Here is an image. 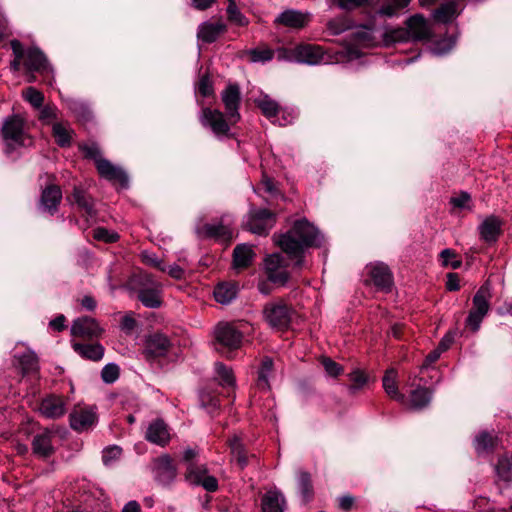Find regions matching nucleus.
I'll return each mask as SVG.
<instances>
[{"instance_id":"52","label":"nucleus","mask_w":512,"mask_h":512,"mask_svg":"<svg viewBox=\"0 0 512 512\" xmlns=\"http://www.w3.org/2000/svg\"><path fill=\"white\" fill-rule=\"evenodd\" d=\"M79 148L83 152L85 158L92 159L95 165L99 159H104L99 146L95 143L82 144Z\"/></svg>"},{"instance_id":"57","label":"nucleus","mask_w":512,"mask_h":512,"mask_svg":"<svg viewBox=\"0 0 512 512\" xmlns=\"http://www.w3.org/2000/svg\"><path fill=\"white\" fill-rule=\"evenodd\" d=\"M440 257L444 266H450L453 269H458L462 264L461 260L456 259V254L451 249H444Z\"/></svg>"},{"instance_id":"54","label":"nucleus","mask_w":512,"mask_h":512,"mask_svg":"<svg viewBox=\"0 0 512 512\" xmlns=\"http://www.w3.org/2000/svg\"><path fill=\"white\" fill-rule=\"evenodd\" d=\"M197 91L203 97H209L214 94L213 83L208 74L200 77L197 84Z\"/></svg>"},{"instance_id":"26","label":"nucleus","mask_w":512,"mask_h":512,"mask_svg":"<svg viewBox=\"0 0 512 512\" xmlns=\"http://www.w3.org/2000/svg\"><path fill=\"white\" fill-rule=\"evenodd\" d=\"M28 72H44L48 68L45 55L38 48H30L24 51V62Z\"/></svg>"},{"instance_id":"62","label":"nucleus","mask_w":512,"mask_h":512,"mask_svg":"<svg viewBox=\"0 0 512 512\" xmlns=\"http://www.w3.org/2000/svg\"><path fill=\"white\" fill-rule=\"evenodd\" d=\"M348 28L349 25H347L343 20H331L328 22V29L333 35H338L346 31Z\"/></svg>"},{"instance_id":"32","label":"nucleus","mask_w":512,"mask_h":512,"mask_svg":"<svg viewBox=\"0 0 512 512\" xmlns=\"http://www.w3.org/2000/svg\"><path fill=\"white\" fill-rule=\"evenodd\" d=\"M382 382L385 392L391 399L400 403L405 401V395L398 390L397 371L395 369H388L383 376Z\"/></svg>"},{"instance_id":"61","label":"nucleus","mask_w":512,"mask_h":512,"mask_svg":"<svg viewBox=\"0 0 512 512\" xmlns=\"http://www.w3.org/2000/svg\"><path fill=\"white\" fill-rule=\"evenodd\" d=\"M58 109L54 105H46L40 110L39 119L44 122H49L57 118Z\"/></svg>"},{"instance_id":"1","label":"nucleus","mask_w":512,"mask_h":512,"mask_svg":"<svg viewBox=\"0 0 512 512\" xmlns=\"http://www.w3.org/2000/svg\"><path fill=\"white\" fill-rule=\"evenodd\" d=\"M279 57L307 65H321L357 59L360 52L353 46H345L339 51L332 52L317 44L301 43L281 51Z\"/></svg>"},{"instance_id":"41","label":"nucleus","mask_w":512,"mask_h":512,"mask_svg":"<svg viewBox=\"0 0 512 512\" xmlns=\"http://www.w3.org/2000/svg\"><path fill=\"white\" fill-rule=\"evenodd\" d=\"M273 374V360L270 357L262 359L260 368L258 370L257 386L262 390L270 389V377Z\"/></svg>"},{"instance_id":"33","label":"nucleus","mask_w":512,"mask_h":512,"mask_svg":"<svg viewBox=\"0 0 512 512\" xmlns=\"http://www.w3.org/2000/svg\"><path fill=\"white\" fill-rule=\"evenodd\" d=\"M261 505L263 512H283L285 499L279 491L270 490L263 496Z\"/></svg>"},{"instance_id":"42","label":"nucleus","mask_w":512,"mask_h":512,"mask_svg":"<svg viewBox=\"0 0 512 512\" xmlns=\"http://www.w3.org/2000/svg\"><path fill=\"white\" fill-rule=\"evenodd\" d=\"M432 398V391L426 387H417L410 394V402L413 408L422 409L426 407Z\"/></svg>"},{"instance_id":"47","label":"nucleus","mask_w":512,"mask_h":512,"mask_svg":"<svg viewBox=\"0 0 512 512\" xmlns=\"http://www.w3.org/2000/svg\"><path fill=\"white\" fill-rule=\"evenodd\" d=\"M349 380L351 382L349 391L354 394L366 385L368 378L363 371L354 370L349 374Z\"/></svg>"},{"instance_id":"56","label":"nucleus","mask_w":512,"mask_h":512,"mask_svg":"<svg viewBox=\"0 0 512 512\" xmlns=\"http://www.w3.org/2000/svg\"><path fill=\"white\" fill-rule=\"evenodd\" d=\"M93 236L96 240L106 243H114L119 239V235L116 232L109 231L103 227L96 228L93 232Z\"/></svg>"},{"instance_id":"63","label":"nucleus","mask_w":512,"mask_h":512,"mask_svg":"<svg viewBox=\"0 0 512 512\" xmlns=\"http://www.w3.org/2000/svg\"><path fill=\"white\" fill-rule=\"evenodd\" d=\"M142 257H143V261L146 264L151 265V266L159 269L162 272L166 271V265H164L163 262L161 260H159L155 255L143 253Z\"/></svg>"},{"instance_id":"36","label":"nucleus","mask_w":512,"mask_h":512,"mask_svg":"<svg viewBox=\"0 0 512 512\" xmlns=\"http://www.w3.org/2000/svg\"><path fill=\"white\" fill-rule=\"evenodd\" d=\"M380 36L383 45L387 47L397 42L409 41V32L406 27L381 28Z\"/></svg>"},{"instance_id":"17","label":"nucleus","mask_w":512,"mask_h":512,"mask_svg":"<svg viewBox=\"0 0 512 512\" xmlns=\"http://www.w3.org/2000/svg\"><path fill=\"white\" fill-rule=\"evenodd\" d=\"M227 31V25L219 18L217 21H205L198 26L197 38L205 44L215 42L222 34Z\"/></svg>"},{"instance_id":"9","label":"nucleus","mask_w":512,"mask_h":512,"mask_svg":"<svg viewBox=\"0 0 512 512\" xmlns=\"http://www.w3.org/2000/svg\"><path fill=\"white\" fill-rule=\"evenodd\" d=\"M70 426L77 432L91 429L97 422V414L93 407H75L69 415Z\"/></svg>"},{"instance_id":"25","label":"nucleus","mask_w":512,"mask_h":512,"mask_svg":"<svg viewBox=\"0 0 512 512\" xmlns=\"http://www.w3.org/2000/svg\"><path fill=\"white\" fill-rule=\"evenodd\" d=\"M256 254L253 246L238 244L233 250V267L236 270H243L252 265Z\"/></svg>"},{"instance_id":"16","label":"nucleus","mask_w":512,"mask_h":512,"mask_svg":"<svg viewBox=\"0 0 512 512\" xmlns=\"http://www.w3.org/2000/svg\"><path fill=\"white\" fill-rule=\"evenodd\" d=\"M95 166L102 178L110 182H118L123 188L128 186V176L126 172L122 168L112 164L106 158L99 159Z\"/></svg>"},{"instance_id":"60","label":"nucleus","mask_w":512,"mask_h":512,"mask_svg":"<svg viewBox=\"0 0 512 512\" xmlns=\"http://www.w3.org/2000/svg\"><path fill=\"white\" fill-rule=\"evenodd\" d=\"M471 197L467 192H461L458 196L452 197L450 203L459 209L469 208Z\"/></svg>"},{"instance_id":"6","label":"nucleus","mask_w":512,"mask_h":512,"mask_svg":"<svg viewBox=\"0 0 512 512\" xmlns=\"http://www.w3.org/2000/svg\"><path fill=\"white\" fill-rule=\"evenodd\" d=\"M199 121L203 127L211 129L218 138L230 137V127L235 124L229 120L227 114L225 116L221 111L209 107L201 110Z\"/></svg>"},{"instance_id":"34","label":"nucleus","mask_w":512,"mask_h":512,"mask_svg":"<svg viewBox=\"0 0 512 512\" xmlns=\"http://www.w3.org/2000/svg\"><path fill=\"white\" fill-rule=\"evenodd\" d=\"M481 238L486 242H495L501 232V222L491 216L486 218L479 227Z\"/></svg>"},{"instance_id":"55","label":"nucleus","mask_w":512,"mask_h":512,"mask_svg":"<svg viewBox=\"0 0 512 512\" xmlns=\"http://www.w3.org/2000/svg\"><path fill=\"white\" fill-rule=\"evenodd\" d=\"M200 401L202 407H204L209 413H213L220 406L218 397L212 396L210 393L203 392L200 395Z\"/></svg>"},{"instance_id":"21","label":"nucleus","mask_w":512,"mask_h":512,"mask_svg":"<svg viewBox=\"0 0 512 512\" xmlns=\"http://www.w3.org/2000/svg\"><path fill=\"white\" fill-rule=\"evenodd\" d=\"M145 278L152 286L141 288L138 292V299L147 308H158L162 304L161 286L152 279L151 275H145Z\"/></svg>"},{"instance_id":"39","label":"nucleus","mask_w":512,"mask_h":512,"mask_svg":"<svg viewBox=\"0 0 512 512\" xmlns=\"http://www.w3.org/2000/svg\"><path fill=\"white\" fill-rule=\"evenodd\" d=\"M228 445L231 450V454L233 458L236 460L237 464L241 469H244L249 462V456L240 440L239 437L233 436L229 439Z\"/></svg>"},{"instance_id":"27","label":"nucleus","mask_w":512,"mask_h":512,"mask_svg":"<svg viewBox=\"0 0 512 512\" xmlns=\"http://www.w3.org/2000/svg\"><path fill=\"white\" fill-rule=\"evenodd\" d=\"M310 20L308 13L297 10H286L282 12L276 19V22L290 28L300 29L305 27Z\"/></svg>"},{"instance_id":"46","label":"nucleus","mask_w":512,"mask_h":512,"mask_svg":"<svg viewBox=\"0 0 512 512\" xmlns=\"http://www.w3.org/2000/svg\"><path fill=\"white\" fill-rule=\"evenodd\" d=\"M296 117L297 113L295 109L287 106H280L279 115L277 118L273 119V123L278 124L279 126H287L292 124Z\"/></svg>"},{"instance_id":"28","label":"nucleus","mask_w":512,"mask_h":512,"mask_svg":"<svg viewBox=\"0 0 512 512\" xmlns=\"http://www.w3.org/2000/svg\"><path fill=\"white\" fill-rule=\"evenodd\" d=\"M155 474L162 484L170 483L176 476V469L168 455L160 456L155 462Z\"/></svg>"},{"instance_id":"43","label":"nucleus","mask_w":512,"mask_h":512,"mask_svg":"<svg viewBox=\"0 0 512 512\" xmlns=\"http://www.w3.org/2000/svg\"><path fill=\"white\" fill-rule=\"evenodd\" d=\"M496 440V437H494L492 434L486 431L480 432L475 437L474 448L478 454L490 452L494 449Z\"/></svg>"},{"instance_id":"12","label":"nucleus","mask_w":512,"mask_h":512,"mask_svg":"<svg viewBox=\"0 0 512 512\" xmlns=\"http://www.w3.org/2000/svg\"><path fill=\"white\" fill-rule=\"evenodd\" d=\"M24 120L19 115L8 117L2 126V136L9 144L23 145L25 132Z\"/></svg>"},{"instance_id":"15","label":"nucleus","mask_w":512,"mask_h":512,"mask_svg":"<svg viewBox=\"0 0 512 512\" xmlns=\"http://www.w3.org/2000/svg\"><path fill=\"white\" fill-rule=\"evenodd\" d=\"M103 332L99 323L92 317L84 316L75 319L71 326V334L76 337L94 338Z\"/></svg>"},{"instance_id":"40","label":"nucleus","mask_w":512,"mask_h":512,"mask_svg":"<svg viewBox=\"0 0 512 512\" xmlns=\"http://www.w3.org/2000/svg\"><path fill=\"white\" fill-rule=\"evenodd\" d=\"M214 367H215V372H216L217 378L219 380V384L223 388L234 389L235 385H236V379H235L232 368L229 366H226L222 362H216Z\"/></svg>"},{"instance_id":"11","label":"nucleus","mask_w":512,"mask_h":512,"mask_svg":"<svg viewBox=\"0 0 512 512\" xmlns=\"http://www.w3.org/2000/svg\"><path fill=\"white\" fill-rule=\"evenodd\" d=\"M370 280L374 286L383 292H390L393 286V274L389 267L381 262L367 266Z\"/></svg>"},{"instance_id":"23","label":"nucleus","mask_w":512,"mask_h":512,"mask_svg":"<svg viewBox=\"0 0 512 512\" xmlns=\"http://www.w3.org/2000/svg\"><path fill=\"white\" fill-rule=\"evenodd\" d=\"M145 438L147 441L162 447L167 445L170 440L167 424L162 419L152 421L147 428Z\"/></svg>"},{"instance_id":"3","label":"nucleus","mask_w":512,"mask_h":512,"mask_svg":"<svg viewBox=\"0 0 512 512\" xmlns=\"http://www.w3.org/2000/svg\"><path fill=\"white\" fill-rule=\"evenodd\" d=\"M245 327L246 323L242 321L219 322L213 331L215 349L228 359H232L233 352L242 345Z\"/></svg>"},{"instance_id":"2","label":"nucleus","mask_w":512,"mask_h":512,"mask_svg":"<svg viewBox=\"0 0 512 512\" xmlns=\"http://www.w3.org/2000/svg\"><path fill=\"white\" fill-rule=\"evenodd\" d=\"M276 243L290 259H295L294 266L301 268L304 250L318 243V231L307 220H298L289 231L278 236Z\"/></svg>"},{"instance_id":"51","label":"nucleus","mask_w":512,"mask_h":512,"mask_svg":"<svg viewBox=\"0 0 512 512\" xmlns=\"http://www.w3.org/2000/svg\"><path fill=\"white\" fill-rule=\"evenodd\" d=\"M11 48L15 56L14 60L10 64V68L13 71H19L22 59L24 60V49L22 44L18 40L11 41Z\"/></svg>"},{"instance_id":"30","label":"nucleus","mask_w":512,"mask_h":512,"mask_svg":"<svg viewBox=\"0 0 512 512\" xmlns=\"http://www.w3.org/2000/svg\"><path fill=\"white\" fill-rule=\"evenodd\" d=\"M254 103L261 113L273 123V119L277 118L280 111V104L268 94H261L254 99Z\"/></svg>"},{"instance_id":"19","label":"nucleus","mask_w":512,"mask_h":512,"mask_svg":"<svg viewBox=\"0 0 512 512\" xmlns=\"http://www.w3.org/2000/svg\"><path fill=\"white\" fill-rule=\"evenodd\" d=\"M381 28L376 27L375 24L369 23L360 26L356 32L353 33V40L356 44L364 47L378 46L381 41Z\"/></svg>"},{"instance_id":"64","label":"nucleus","mask_w":512,"mask_h":512,"mask_svg":"<svg viewBox=\"0 0 512 512\" xmlns=\"http://www.w3.org/2000/svg\"><path fill=\"white\" fill-rule=\"evenodd\" d=\"M198 485H201L205 490L209 492H214L218 489V481L214 476L206 475L199 482Z\"/></svg>"},{"instance_id":"37","label":"nucleus","mask_w":512,"mask_h":512,"mask_svg":"<svg viewBox=\"0 0 512 512\" xmlns=\"http://www.w3.org/2000/svg\"><path fill=\"white\" fill-rule=\"evenodd\" d=\"M52 133L56 143L60 147H69L72 142V136L74 134L73 129L70 128L69 124L57 122L53 124Z\"/></svg>"},{"instance_id":"59","label":"nucleus","mask_w":512,"mask_h":512,"mask_svg":"<svg viewBox=\"0 0 512 512\" xmlns=\"http://www.w3.org/2000/svg\"><path fill=\"white\" fill-rule=\"evenodd\" d=\"M321 363L326 373L331 377H337L343 372V368L331 358L325 357Z\"/></svg>"},{"instance_id":"8","label":"nucleus","mask_w":512,"mask_h":512,"mask_svg":"<svg viewBox=\"0 0 512 512\" xmlns=\"http://www.w3.org/2000/svg\"><path fill=\"white\" fill-rule=\"evenodd\" d=\"M275 215L267 209L251 212L246 224L247 229L257 235H266L275 224Z\"/></svg>"},{"instance_id":"10","label":"nucleus","mask_w":512,"mask_h":512,"mask_svg":"<svg viewBox=\"0 0 512 512\" xmlns=\"http://www.w3.org/2000/svg\"><path fill=\"white\" fill-rule=\"evenodd\" d=\"M221 100L224 104L226 114L232 123H237L241 116L239 107L241 103V92L237 84H229L221 93Z\"/></svg>"},{"instance_id":"31","label":"nucleus","mask_w":512,"mask_h":512,"mask_svg":"<svg viewBox=\"0 0 512 512\" xmlns=\"http://www.w3.org/2000/svg\"><path fill=\"white\" fill-rule=\"evenodd\" d=\"M494 471L496 483L503 482L510 485L512 483V456L506 454L500 456L494 465Z\"/></svg>"},{"instance_id":"35","label":"nucleus","mask_w":512,"mask_h":512,"mask_svg":"<svg viewBox=\"0 0 512 512\" xmlns=\"http://www.w3.org/2000/svg\"><path fill=\"white\" fill-rule=\"evenodd\" d=\"M73 349L81 357L88 359V360H92V361H99L103 358V355H104V347L100 343H95V344L74 343Z\"/></svg>"},{"instance_id":"50","label":"nucleus","mask_w":512,"mask_h":512,"mask_svg":"<svg viewBox=\"0 0 512 512\" xmlns=\"http://www.w3.org/2000/svg\"><path fill=\"white\" fill-rule=\"evenodd\" d=\"M122 455V448L113 445L106 447L102 452V461L104 465L109 466L112 465L115 461H117Z\"/></svg>"},{"instance_id":"7","label":"nucleus","mask_w":512,"mask_h":512,"mask_svg":"<svg viewBox=\"0 0 512 512\" xmlns=\"http://www.w3.org/2000/svg\"><path fill=\"white\" fill-rule=\"evenodd\" d=\"M264 272L268 281L278 286H284L290 277L287 264L279 253L268 255L264 259Z\"/></svg>"},{"instance_id":"22","label":"nucleus","mask_w":512,"mask_h":512,"mask_svg":"<svg viewBox=\"0 0 512 512\" xmlns=\"http://www.w3.org/2000/svg\"><path fill=\"white\" fill-rule=\"evenodd\" d=\"M40 413L49 419H57L66 413V402L62 397L51 395L40 404Z\"/></svg>"},{"instance_id":"24","label":"nucleus","mask_w":512,"mask_h":512,"mask_svg":"<svg viewBox=\"0 0 512 512\" xmlns=\"http://www.w3.org/2000/svg\"><path fill=\"white\" fill-rule=\"evenodd\" d=\"M62 199V191L57 185H49L43 191L40 199L42 208L54 215Z\"/></svg>"},{"instance_id":"4","label":"nucleus","mask_w":512,"mask_h":512,"mask_svg":"<svg viewBox=\"0 0 512 512\" xmlns=\"http://www.w3.org/2000/svg\"><path fill=\"white\" fill-rule=\"evenodd\" d=\"M263 318L274 329L285 330L290 326L294 309L281 298L266 303L263 307Z\"/></svg>"},{"instance_id":"38","label":"nucleus","mask_w":512,"mask_h":512,"mask_svg":"<svg viewBox=\"0 0 512 512\" xmlns=\"http://www.w3.org/2000/svg\"><path fill=\"white\" fill-rule=\"evenodd\" d=\"M238 286L235 283H222L215 287L214 297L218 303L229 304L236 298Z\"/></svg>"},{"instance_id":"13","label":"nucleus","mask_w":512,"mask_h":512,"mask_svg":"<svg viewBox=\"0 0 512 512\" xmlns=\"http://www.w3.org/2000/svg\"><path fill=\"white\" fill-rule=\"evenodd\" d=\"M55 432L52 429L45 428L37 433L32 440V451L41 458H48L55 453L53 440Z\"/></svg>"},{"instance_id":"44","label":"nucleus","mask_w":512,"mask_h":512,"mask_svg":"<svg viewBox=\"0 0 512 512\" xmlns=\"http://www.w3.org/2000/svg\"><path fill=\"white\" fill-rule=\"evenodd\" d=\"M298 487L304 503H308L313 498V486L311 475L306 471H300L298 474Z\"/></svg>"},{"instance_id":"18","label":"nucleus","mask_w":512,"mask_h":512,"mask_svg":"<svg viewBox=\"0 0 512 512\" xmlns=\"http://www.w3.org/2000/svg\"><path fill=\"white\" fill-rule=\"evenodd\" d=\"M67 200L71 204H76L87 218L96 216L95 201L81 186H74L73 192L67 196Z\"/></svg>"},{"instance_id":"29","label":"nucleus","mask_w":512,"mask_h":512,"mask_svg":"<svg viewBox=\"0 0 512 512\" xmlns=\"http://www.w3.org/2000/svg\"><path fill=\"white\" fill-rule=\"evenodd\" d=\"M198 233L203 237L217 240H230L233 234L230 226L222 222L205 224L198 230Z\"/></svg>"},{"instance_id":"45","label":"nucleus","mask_w":512,"mask_h":512,"mask_svg":"<svg viewBox=\"0 0 512 512\" xmlns=\"http://www.w3.org/2000/svg\"><path fill=\"white\" fill-rule=\"evenodd\" d=\"M228 20L237 26H247L249 21L244 14L239 10L236 0H228V7L226 9Z\"/></svg>"},{"instance_id":"20","label":"nucleus","mask_w":512,"mask_h":512,"mask_svg":"<svg viewBox=\"0 0 512 512\" xmlns=\"http://www.w3.org/2000/svg\"><path fill=\"white\" fill-rule=\"evenodd\" d=\"M405 24L409 32V41H419L430 38L431 29L429 23L422 15L415 14L409 17Z\"/></svg>"},{"instance_id":"14","label":"nucleus","mask_w":512,"mask_h":512,"mask_svg":"<svg viewBox=\"0 0 512 512\" xmlns=\"http://www.w3.org/2000/svg\"><path fill=\"white\" fill-rule=\"evenodd\" d=\"M171 346L172 344L166 335L155 333L147 339L143 354L148 360L163 357L170 351Z\"/></svg>"},{"instance_id":"53","label":"nucleus","mask_w":512,"mask_h":512,"mask_svg":"<svg viewBox=\"0 0 512 512\" xmlns=\"http://www.w3.org/2000/svg\"><path fill=\"white\" fill-rule=\"evenodd\" d=\"M252 62H266L273 59L274 52L269 48H256L249 51Z\"/></svg>"},{"instance_id":"48","label":"nucleus","mask_w":512,"mask_h":512,"mask_svg":"<svg viewBox=\"0 0 512 512\" xmlns=\"http://www.w3.org/2000/svg\"><path fill=\"white\" fill-rule=\"evenodd\" d=\"M207 475V469L205 466H198L189 464L186 472V479L191 484L198 485L199 482Z\"/></svg>"},{"instance_id":"5","label":"nucleus","mask_w":512,"mask_h":512,"mask_svg":"<svg viewBox=\"0 0 512 512\" xmlns=\"http://www.w3.org/2000/svg\"><path fill=\"white\" fill-rule=\"evenodd\" d=\"M491 293L488 285H482L473 297V307L466 319V325L473 332L479 330L483 318L489 311Z\"/></svg>"},{"instance_id":"49","label":"nucleus","mask_w":512,"mask_h":512,"mask_svg":"<svg viewBox=\"0 0 512 512\" xmlns=\"http://www.w3.org/2000/svg\"><path fill=\"white\" fill-rule=\"evenodd\" d=\"M23 98L35 108L42 107L44 102V95L34 87L26 88L23 91Z\"/></svg>"},{"instance_id":"58","label":"nucleus","mask_w":512,"mask_h":512,"mask_svg":"<svg viewBox=\"0 0 512 512\" xmlns=\"http://www.w3.org/2000/svg\"><path fill=\"white\" fill-rule=\"evenodd\" d=\"M102 380L105 383H113L119 377V367L116 364H107L101 372Z\"/></svg>"}]
</instances>
